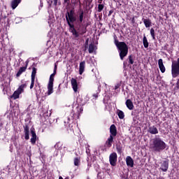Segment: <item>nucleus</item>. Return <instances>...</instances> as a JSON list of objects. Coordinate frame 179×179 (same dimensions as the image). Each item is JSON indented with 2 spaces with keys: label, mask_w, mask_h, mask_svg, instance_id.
<instances>
[{
  "label": "nucleus",
  "mask_w": 179,
  "mask_h": 179,
  "mask_svg": "<svg viewBox=\"0 0 179 179\" xmlns=\"http://www.w3.org/2000/svg\"><path fill=\"white\" fill-rule=\"evenodd\" d=\"M71 85L74 92H78V81H76V79L71 78Z\"/></svg>",
  "instance_id": "nucleus-15"
},
{
  "label": "nucleus",
  "mask_w": 179,
  "mask_h": 179,
  "mask_svg": "<svg viewBox=\"0 0 179 179\" xmlns=\"http://www.w3.org/2000/svg\"><path fill=\"white\" fill-rule=\"evenodd\" d=\"M57 75V70H54L53 73H52V76H55Z\"/></svg>",
  "instance_id": "nucleus-38"
},
{
  "label": "nucleus",
  "mask_w": 179,
  "mask_h": 179,
  "mask_svg": "<svg viewBox=\"0 0 179 179\" xmlns=\"http://www.w3.org/2000/svg\"><path fill=\"white\" fill-rule=\"evenodd\" d=\"M24 87H26V84H22L21 85L18 89L16 90V92H17L20 94H22V92H23L24 90Z\"/></svg>",
  "instance_id": "nucleus-24"
},
{
  "label": "nucleus",
  "mask_w": 179,
  "mask_h": 179,
  "mask_svg": "<svg viewBox=\"0 0 179 179\" xmlns=\"http://www.w3.org/2000/svg\"><path fill=\"white\" fill-rule=\"evenodd\" d=\"M143 43L145 48H148V47H149V42H148V38L145 36H143Z\"/></svg>",
  "instance_id": "nucleus-26"
},
{
  "label": "nucleus",
  "mask_w": 179,
  "mask_h": 179,
  "mask_svg": "<svg viewBox=\"0 0 179 179\" xmlns=\"http://www.w3.org/2000/svg\"><path fill=\"white\" fill-rule=\"evenodd\" d=\"M54 1V6H57V3H58V0H53Z\"/></svg>",
  "instance_id": "nucleus-37"
},
{
  "label": "nucleus",
  "mask_w": 179,
  "mask_h": 179,
  "mask_svg": "<svg viewBox=\"0 0 179 179\" xmlns=\"http://www.w3.org/2000/svg\"><path fill=\"white\" fill-rule=\"evenodd\" d=\"M80 163V157H76L74 159V165L79 166Z\"/></svg>",
  "instance_id": "nucleus-29"
},
{
  "label": "nucleus",
  "mask_w": 179,
  "mask_h": 179,
  "mask_svg": "<svg viewBox=\"0 0 179 179\" xmlns=\"http://www.w3.org/2000/svg\"><path fill=\"white\" fill-rule=\"evenodd\" d=\"M94 50H96V45H94V43H91L89 45V53L92 54V52H94Z\"/></svg>",
  "instance_id": "nucleus-21"
},
{
  "label": "nucleus",
  "mask_w": 179,
  "mask_h": 179,
  "mask_svg": "<svg viewBox=\"0 0 179 179\" xmlns=\"http://www.w3.org/2000/svg\"><path fill=\"white\" fill-rule=\"evenodd\" d=\"M26 69H27V65H26V66L20 67L18 72L16 74L17 78H19V76H20V74L23 73V72H24Z\"/></svg>",
  "instance_id": "nucleus-20"
},
{
  "label": "nucleus",
  "mask_w": 179,
  "mask_h": 179,
  "mask_svg": "<svg viewBox=\"0 0 179 179\" xmlns=\"http://www.w3.org/2000/svg\"><path fill=\"white\" fill-rule=\"evenodd\" d=\"M129 64L134 65V58L132 57V55L129 56Z\"/></svg>",
  "instance_id": "nucleus-31"
},
{
  "label": "nucleus",
  "mask_w": 179,
  "mask_h": 179,
  "mask_svg": "<svg viewBox=\"0 0 179 179\" xmlns=\"http://www.w3.org/2000/svg\"><path fill=\"white\" fill-rule=\"evenodd\" d=\"M109 162L111 166H115L117 164V153L113 152L110 155Z\"/></svg>",
  "instance_id": "nucleus-6"
},
{
  "label": "nucleus",
  "mask_w": 179,
  "mask_h": 179,
  "mask_svg": "<svg viewBox=\"0 0 179 179\" xmlns=\"http://www.w3.org/2000/svg\"><path fill=\"white\" fill-rule=\"evenodd\" d=\"M116 149H117L118 153L121 154V152H122V149L121 148V147H120V145H119V146L117 145V146H116Z\"/></svg>",
  "instance_id": "nucleus-34"
},
{
  "label": "nucleus",
  "mask_w": 179,
  "mask_h": 179,
  "mask_svg": "<svg viewBox=\"0 0 179 179\" xmlns=\"http://www.w3.org/2000/svg\"><path fill=\"white\" fill-rule=\"evenodd\" d=\"M159 68L162 73L166 72V67H164V64H163V59H159L158 60Z\"/></svg>",
  "instance_id": "nucleus-11"
},
{
  "label": "nucleus",
  "mask_w": 179,
  "mask_h": 179,
  "mask_svg": "<svg viewBox=\"0 0 179 179\" xmlns=\"http://www.w3.org/2000/svg\"><path fill=\"white\" fill-rule=\"evenodd\" d=\"M86 31H87V28H86V27H83V28L81 29V32L80 33V34L81 36H83V34H85V33H86Z\"/></svg>",
  "instance_id": "nucleus-33"
},
{
  "label": "nucleus",
  "mask_w": 179,
  "mask_h": 179,
  "mask_svg": "<svg viewBox=\"0 0 179 179\" xmlns=\"http://www.w3.org/2000/svg\"><path fill=\"white\" fill-rule=\"evenodd\" d=\"M113 135L110 136V138L108 139V141H106V143H108V148H111V143H113V141H114V137H113Z\"/></svg>",
  "instance_id": "nucleus-23"
},
{
  "label": "nucleus",
  "mask_w": 179,
  "mask_h": 179,
  "mask_svg": "<svg viewBox=\"0 0 179 179\" xmlns=\"http://www.w3.org/2000/svg\"><path fill=\"white\" fill-rule=\"evenodd\" d=\"M64 2L68 3V2H69V0H64Z\"/></svg>",
  "instance_id": "nucleus-42"
},
{
  "label": "nucleus",
  "mask_w": 179,
  "mask_h": 179,
  "mask_svg": "<svg viewBox=\"0 0 179 179\" xmlns=\"http://www.w3.org/2000/svg\"><path fill=\"white\" fill-rule=\"evenodd\" d=\"M31 134L32 138H31V143L32 145L36 143V141H37V135L36 134V131H34V128L31 129Z\"/></svg>",
  "instance_id": "nucleus-8"
},
{
  "label": "nucleus",
  "mask_w": 179,
  "mask_h": 179,
  "mask_svg": "<svg viewBox=\"0 0 179 179\" xmlns=\"http://www.w3.org/2000/svg\"><path fill=\"white\" fill-rule=\"evenodd\" d=\"M54 70L57 71V64L55 65V69Z\"/></svg>",
  "instance_id": "nucleus-41"
},
{
  "label": "nucleus",
  "mask_w": 179,
  "mask_h": 179,
  "mask_svg": "<svg viewBox=\"0 0 179 179\" xmlns=\"http://www.w3.org/2000/svg\"><path fill=\"white\" fill-rule=\"evenodd\" d=\"M99 1H103V0H99Z\"/></svg>",
  "instance_id": "nucleus-46"
},
{
  "label": "nucleus",
  "mask_w": 179,
  "mask_h": 179,
  "mask_svg": "<svg viewBox=\"0 0 179 179\" xmlns=\"http://www.w3.org/2000/svg\"><path fill=\"white\" fill-rule=\"evenodd\" d=\"M161 170L164 172L169 170V159H166L165 161H163L161 165Z\"/></svg>",
  "instance_id": "nucleus-9"
},
{
  "label": "nucleus",
  "mask_w": 179,
  "mask_h": 179,
  "mask_svg": "<svg viewBox=\"0 0 179 179\" xmlns=\"http://www.w3.org/2000/svg\"><path fill=\"white\" fill-rule=\"evenodd\" d=\"M36 73H37V69H36V67H33L32 73H31V82L30 89H33V87H34V80L36 79Z\"/></svg>",
  "instance_id": "nucleus-7"
},
{
  "label": "nucleus",
  "mask_w": 179,
  "mask_h": 179,
  "mask_svg": "<svg viewBox=\"0 0 179 179\" xmlns=\"http://www.w3.org/2000/svg\"><path fill=\"white\" fill-rule=\"evenodd\" d=\"M150 34H151L153 40H156V37L155 36V29L153 28L150 29Z\"/></svg>",
  "instance_id": "nucleus-30"
},
{
  "label": "nucleus",
  "mask_w": 179,
  "mask_h": 179,
  "mask_svg": "<svg viewBox=\"0 0 179 179\" xmlns=\"http://www.w3.org/2000/svg\"><path fill=\"white\" fill-rule=\"evenodd\" d=\"M69 30L71 31V32L72 33L73 36H75V37L76 38H78V37H79V33H78L76 31V29H75V25L72 24V25H69Z\"/></svg>",
  "instance_id": "nucleus-10"
},
{
  "label": "nucleus",
  "mask_w": 179,
  "mask_h": 179,
  "mask_svg": "<svg viewBox=\"0 0 179 179\" xmlns=\"http://www.w3.org/2000/svg\"><path fill=\"white\" fill-rule=\"evenodd\" d=\"M66 179H68V178H66Z\"/></svg>",
  "instance_id": "nucleus-47"
},
{
  "label": "nucleus",
  "mask_w": 179,
  "mask_h": 179,
  "mask_svg": "<svg viewBox=\"0 0 179 179\" xmlns=\"http://www.w3.org/2000/svg\"><path fill=\"white\" fill-rule=\"evenodd\" d=\"M104 9V5L103 4H99L98 5V12H101Z\"/></svg>",
  "instance_id": "nucleus-32"
},
{
  "label": "nucleus",
  "mask_w": 179,
  "mask_h": 179,
  "mask_svg": "<svg viewBox=\"0 0 179 179\" xmlns=\"http://www.w3.org/2000/svg\"><path fill=\"white\" fill-rule=\"evenodd\" d=\"M80 15H79V22L80 23H82L83 22V15L85 13L83 12V10H80Z\"/></svg>",
  "instance_id": "nucleus-27"
},
{
  "label": "nucleus",
  "mask_w": 179,
  "mask_h": 179,
  "mask_svg": "<svg viewBox=\"0 0 179 179\" xmlns=\"http://www.w3.org/2000/svg\"><path fill=\"white\" fill-rule=\"evenodd\" d=\"M93 96H94V97H98L97 94H94Z\"/></svg>",
  "instance_id": "nucleus-43"
},
{
  "label": "nucleus",
  "mask_w": 179,
  "mask_h": 179,
  "mask_svg": "<svg viewBox=\"0 0 179 179\" xmlns=\"http://www.w3.org/2000/svg\"><path fill=\"white\" fill-rule=\"evenodd\" d=\"M66 20L69 26L73 24L72 23H74V22H76L77 18H76V15H75V10L73 8L70 10V11H68V10L66 11Z\"/></svg>",
  "instance_id": "nucleus-3"
},
{
  "label": "nucleus",
  "mask_w": 179,
  "mask_h": 179,
  "mask_svg": "<svg viewBox=\"0 0 179 179\" xmlns=\"http://www.w3.org/2000/svg\"><path fill=\"white\" fill-rule=\"evenodd\" d=\"M115 45H116L119 52V55L120 57V59L122 61L128 55V45L125 42H119L118 39H117V36H114Z\"/></svg>",
  "instance_id": "nucleus-1"
},
{
  "label": "nucleus",
  "mask_w": 179,
  "mask_h": 179,
  "mask_svg": "<svg viewBox=\"0 0 179 179\" xmlns=\"http://www.w3.org/2000/svg\"><path fill=\"white\" fill-rule=\"evenodd\" d=\"M86 62L85 61L81 62L80 63V68H79V73L80 75H82V73H83V72H85V65Z\"/></svg>",
  "instance_id": "nucleus-19"
},
{
  "label": "nucleus",
  "mask_w": 179,
  "mask_h": 179,
  "mask_svg": "<svg viewBox=\"0 0 179 179\" xmlns=\"http://www.w3.org/2000/svg\"><path fill=\"white\" fill-rule=\"evenodd\" d=\"M112 13H113V10H110L108 16H110Z\"/></svg>",
  "instance_id": "nucleus-40"
},
{
  "label": "nucleus",
  "mask_w": 179,
  "mask_h": 179,
  "mask_svg": "<svg viewBox=\"0 0 179 179\" xmlns=\"http://www.w3.org/2000/svg\"><path fill=\"white\" fill-rule=\"evenodd\" d=\"M19 96H20V94L15 91L11 97H13L14 100H16V99H19Z\"/></svg>",
  "instance_id": "nucleus-28"
},
{
  "label": "nucleus",
  "mask_w": 179,
  "mask_h": 179,
  "mask_svg": "<svg viewBox=\"0 0 179 179\" xmlns=\"http://www.w3.org/2000/svg\"><path fill=\"white\" fill-rule=\"evenodd\" d=\"M85 50H87V48H89V45H85Z\"/></svg>",
  "instance_id": "nucleus-39"
},
{
  "label": "nucleus",
  "mask_w": 179,
  "mask_h": 179,
  "mask_svg": "<svg viewBox=\"0 0 179 179\" xmlns=\"http://www.w3.org/2000/svg\"><path fill=\"white\" fill-rule=\"evenodd\" d=\"M178 132H179V131H178Z\"/></svg>",
  "instance_id": "nucleus-48"
},
{
  "label": "nucleus",
  "mask_w": 179,
  "mask_h": 179,
  "mask_svg": "<svg viewBox=\"0 0 179 179\" xmlns=\"http://www.w3.org/2000/svg\"><path fill=\"white\" fill-rule=\"evenodd\" d=\"M166 148H167L166 143H164V141H163L160 138H154L152 144L150 145V148L152 152H157L159 153H160V152H163Z\"/></svg>",
  "instance_id": "nucleus-2"
},
{
  "label": "nucleus",
  "mask_w": 179,
  "mask_h": 179,
  "mask_svg": "<svg viewBox=\"0 0 179 179\" xmlns=\"http://www.w3.org/2000/svg\"><path fill=\"white\" fill-rule=\"evenodd\" d=\"M120 86H121V84H117V85L115 86V90H117V89L120 88Z\"/></svg>",
  "instance_id": "nucleus-35"
},
{
  "label": "nucleus",
  "mask_w": 179,
  "mask_h": 179,
  "mask_svg": "<svg viewBox=\"0 0 179 179\" xmlns=\"http://www.w3.org/2000/svg\"><path fill=\"white\" fill-rule=\"evenodd\" d=\"M85 45H89V38H87L85 41Z\"/></svg>",
  "instance_id": "nucleus-36"
},
{
  "label": "nucleus",
  "mask_w": 179,
  "mask_h": 179,
  "mask_svg": "<svg viewBox=\"0 0 179 179\" xmlns=\"http://www.w3.org/2000/svg\"><path fill=\"white\" fill-rule=\"evenodd\" d=\"M20 2H22V0H13L11 1L12 9H16V8H17V6L19 5V3H20Z\"/></svg>",
  "instance_id": "nucleus-16"
},
{
  "label": "nucleus",
  "mask_w": 179,
  "mask_h": 179,
  "mask_svg": "<svg viewBox=\"0 0 179 179\" xmlns=\"http://www.w3.org/2000/svg\"><path fill=\"white\" fill-rule=\"evenodd\" d=\"M110 132L113 136H117V127H115V124L110 126Z\"/></svg>",
  "instance_id": "nucleus-14"
},
{
  "label": "nucleus",
  "mask_w": 179,
  "mask_h": 179,
  "mask_svg": "<svg viewBox=\"0 0 179 179\" xmlns=\"http://www.w3.org/2000/svg\"><path fill=\"white\" fill-rule=\"evenodd\" d=\"M171 73L173 78L179 76V57L177 59V61L172 62Z\"/></svg>",
  "instance_id": "nucleus-4"
},
{
  "label": "nucleus",
  "mask_w": 179,
  "mask_h": 179,
  "mask_svg": "<svg viewBox=\"0 0 179 179\" xmlns=\"http://www.w3.org/2000/svg\"><path fill=\"white\" fill-rule=\"evenodd\" d=\"M59 179H64L62 176H59Z\"/></svg>",
  "instance_id": "nucleus-45"
},
{
  "label": "nucleus",
  "mask_w": 179,
  "mask_h": 179,
  "mask_svg": "<svg viewBox=\"0 0 179 179\" xmlns=\"http://www.w3.org/2000/svg\"><path fill=\"white\" fill-rule=\"evenodd\" d=\"M143 23H144L145 27L148 28L150 26H151L152 22L150 21V20L143 18Z\"/></svg>",
  "instance_id": "nucleus-22"
},
{
  "label": "nucleus",
  "mask_w": 179,
  "mask_h": 179,
  "mask_svg": "<svg viewBox=\"0 0 179 179\" xmlns=\"http://www.w3.org/2000/svg\"><path fill=\"white\" fill-rule=\"evenodd\" d=\"M126 106L129 110H134V103L131 99H127L126 101Z\"/></svg>",
  "instance_id": "nucleus-17"
},
{
  "label": "nucleus",
  "mask_w": 179,
  "mask_h": 179,
  "mask_svg": "<svg viewBox=\"0 0 179 179\" xmlns=\"http://www.w3.org/2000/svg\"><path fill=\"white\" fill-rule=\"evenodd\" d=\"M29 125H25L24 127V138L26 139V141H29V139L30 138L29 136Z\"/></svg>",
  "instance_id": "nucleus-18"
},
{
  "label": "nucleus",
  "mask_w": 179,
  "mask_h": 179,
  "mask_svg": "<svg viewBox=\"0 0 179 179\" xmlns=\"http://www.w3.org/2000/svg\"><path fill=\"white\" fill-rule=\"evenodd\" d=\"M132 23H135V21H134V18L131 20Z\"/></svg>",
  "instance_id": "nucleus-44"
},
{
  "label": "nucleus",
  "mask_w": 179,
  "mask_h": 179,
  "mask_svg": "<svg viewBox=\"0 0 179 179\" xmlns=\"http://www.w3.org/2000/svg\"><path fill=\"white\" fill-rule=\"evenodd\" d=\"M55 76H52V74L50 75L49 83L48 85V95L50 96V94H52L53 93V87H54V77Z\"/></svg>",
  "instance_id": "nucleus-5"
},
{
  "label": "nucleus",
  "mask_w": 179,
  "mask_h": 179,
  "mask_svg": "<svg viewBox=\"0 0 179 179\" xmlns=\"http://www.w3.org/2000/svg\"><path fill=\"white\" fill-rule=\"evenodd\" d=\"M148 132L150 134H152V135H156V134H159V130H157V128L155 126L149 127Z\"/></svg>",
  "instance_id": "nucleus-12"
},
{
  "label": "nucleus",
  "mask_w": 179,
  "mask_h": 179,
  "mask_svg": "<svg viewBox=\"0 0 179 179\" xmlns=\"http://www.w3.org/2000/svg\"><path fill=\"white\" fill-rule=\"evenodd\" d=\"M117 115L120 118V120H124L125 115L124 114V112L122 110H117Z\"/></svg>",
  "instance_id": "nucleus-25"
},
{
  "label": "nucleus",
  "mask_w": 179,
  "mask_h": 179,
  "mask_svg": "<svg viewBox=\"0 0 179 179\" xmlns=\"http://www.w3.org/2000/svg\"><path fill=\"white\" fill-rule=\"evenodd\" d=\"M126 163L129 167H134V159H132V157L129 156L127 157Z\"/></svg>",
  "instance_id": "nucleus-13"
}]
</instances>
